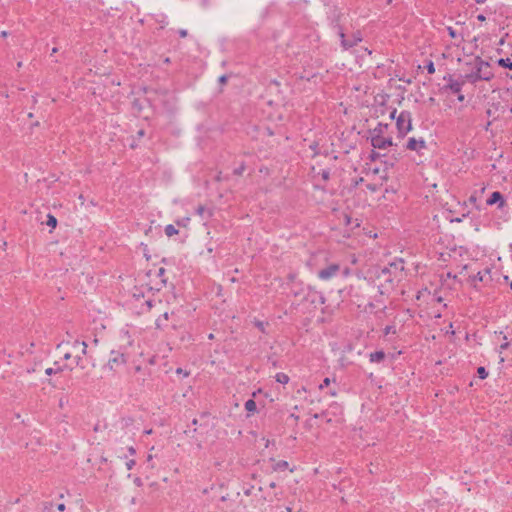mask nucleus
Instances as JSON below:
<instances>
[{
  "mask_svg": "<svg viewBox=\"0 0 512 512\" xmlns=\"http://www.w3.org/2000/svg\"><path fill=\"white\" fill-rule=\"evenodd\" d=\"M396 128L398 136L403 138L412 130V115L407 110H402L396 117Z\"/></svg>",
  "mask_w": 512,
  "mask_h": 512,
  "instance_id": "nucleus-3",
  "label": "nucleus"
},
{
  "mask_svg": "<svg viewBox=\"0 0 512 512\" xmlns=\"http://www.w3.org/2000/svg\"><path fill=\"white\" fill-rule=\"evenodd\" d=\"M165 272L166 270L161 267L158 269V271L156 272V276L160 279V282L159 284L156 285V287L154 288L156 291H160L162 287H164L167 283V279L165 278Z\"/></svg>",
  "mask_w": 512,
  "mask_h": 512,
  "instance_id": "nucleus-20",
  "label": "nucleus"
},
{
  "mask_svg": "<svg viewBox=\"0 0 512 512\" xmlns=\"http://www.w3.org/2000/svg\"><path fill=\"white\" fill-rule=\"evenodd\" d=\"M75 345H78V344H81L82 345V355H86L87 354V343L85 341H82V342H79V341H75L74 343Z\"/></svg>",
  "mask_w": 512,
  "mask_h": 512,
  "instance_id": "nucleus-45",
  "label": "nucleus"
},
{
  "mask_svg": "<svg viewBox=\"0 0 512 512\" xmlns=\"http://www.w3.org/2000/svg\"><path fill=\"white\" fill-rule=\"evenodd\" d=\"M253 489H254V486H252V485L250 487L244 489V491H243L244 495L250 496L252 494Z\"/></svg>",
  "mask_w": 512,
  "mask_h": 512,
  "instance_id": "nucleus-53",
  "label": "nucleus"
},
{
  "mask_svg": "<svg viewBox=\"0 0 512 512\" xmlns=\"http://www.w3.org/2000/svg\"><path fill=\"white\" fill-rule=\"evenodd\" d=\"M45 223H46L47 226H49L52 229H54V228H56L58 221H57V218L54 215L49 213V214H47V220H46Z\"/></svg>",
  "mask_w": 512,
  "mask_h": 512,
  "instance_id": "nucleus-27",
  "label": "nucleus"
},
{
  "mask_svg": "<svg viewBox=\"0 0 512 512\" xmlns=\"http://www.w3.org/2000/svg\"><path fill=\"white\" fill-rule=\"evenodd\" d=\"M178 233H179L178 229H176V228L174 227V225H172V224H168V225L165 227V234H166L168 237H172V236H174V235H176V234H178Z\"/></svg>",
  "mask_w": 512,
  "mask_h": 512,
  "instance_id": "nucleus-29",
  "label": "nucleus"
},
{
  "mask_svg": "<svg viewBox=\"0 0 512 512\" xmlns=\"http://www.w3.org/2000/svg\"><path fill=\"white\" fill-rule=\"evenodd\" d=\"M348 39H349V41H355V46L363 40L362 34L360 31L353 33L352 37L348 38Z\"/></svg>",
  "mask_w": 512,
  "mask_h": 512,
  "instance_id": "nucleus-34",
  "label": "nucleus"
},
{
  "mask_svg": "<svg viewBox=\"0 0 512 512\" xmlns=\"http://www.w3.org/2000/svg\"><path fill=\"white\" fill-rule=\"evenodd\" d=\"M309 148L310 150L313 152L312 154V157H316L318 155L321 154V150L319 148V143L317 141H313L310 145H309Z\"/></svg>",
  "mask_w": 512,
  "mask_h": 512,
  "instance_id": "nucleus-28",
  "label": "nucleus"
},
{
  "mask_svg": "<svg viewBox=\"0 0 512 512\" xmlns=\"http://www.w3.org/2000/svg\"><path fill=\"white\" fill-rule=\"evenodd\" d=\"M75 362L77 366L81 367L82 369L84 368V366L82 365V358L80 356L75 357Z\"/></svg>",
  "mask_w": 512,
  "mask_h": 512,
  "instance_id": "nucleus-54",
  "label": "nucleus"
},
{
  "mask_svg": "<svg viewBox=\"0 0 512 512\" xmlns=\"http://www.w3.org/2000/svg\"><path fill=\"white\" fill-rule=\"evenodd\" d=\"M161 17L162 19L157 21L161 24V28H164L168 24L167 17L165 15H162Z\"/></svg>",
  "mask_w": 512,
  "mask_h": 512,
  "instance_id": "nucleus-50",
  "label": "nucleus"
},
{
  "mask_svg": "<svg viewBox=\"0 0 512 512\" xmlns=\"http://www.w3.org/2000/svg\"><path fill=\"white\" fill-rule=\"evenodd\" d=\"M232 75H233L232 73H230V74H223V75H221V76L218 78V82H219V84H220V85H225V84L228 82L229 78H230Z\"/></svg>",
  "mask_w": 512,
  "mask_h": 512,
  "instance_id": "nucleus-37",
  "label": "nucleus"
},
{
  "mask_svg": "<svg viewBox=\"0 0 512 512\" xmlns=\"http://www.w3.org/2000/svg\"><path fill=\"white\" fill-rule=\"evenodd\" d=\"M477 376L479 379L484 380L488 377V371L484 366H479L477 368Z\"/></svg>",
  "mask_w": 512,
  "mask_h": 512,
  "instance_id": "nucleus-30",
  "label": "nucleus"
},
{
  "mask_svg": "<svg viewBox=\"0 0 512 512\" xmlns=\"http://www.w3.org/2000/svg\"><path fill=\"white\" fill-rule=\"evenodd\" d=\"M503 340H504V342L500 345V352H502L503 350H507L512 343L511 341L507 340V336L504 334H503Z\"/></svg>",
  "mask_w": 512,
  "mask_h": 512,
  "instance_id": "nucleus-36",
  "label": "nucleus"
},
{
  "mask_svg": "<svg viewBox=\"0 0 512 512\" xmlns=\"http://www.w3.org/2000/svg\"><path fill=\"white\" fill-rule=\"evenodd\" d=\"M396 112H397V110L395 108L391 111V113H390L391 119H396Z\"/></svg>",
  "mask_w": 512,
  "mask_h": 512,
  "instance_id": "nucleus-64",
  "label": "nucleus"
},
{
  "mask_svg": "<svg viewBox=\"0 0 512 512\" xmlns=\"http://www.w3.org/2000/svg\"><path fill=\"white\" fill-rule=\"evenodd\" d=\"M344 218H345V224L349 225L351 223V217L348 214H345Z\"/></svg>",
  "mask_w": 512,
  "mask_h": 512,
  "instance_id": "nucleus-62",
  "label": "nucleus"
},
{
  "mask_svg": "<svg viewBox=\"0 0 512 512\" xmlns=\"http://www.w3.org/2000/svg\"><path fill=\"white\" fill-rule=\"evenodd\" d=\"M407 150L415 151L419 155H421V151L427 148V144L423 138L416 139L414 137H410L405 145Z\"/></svg>",
  "mask_w": 512,
  "mask_h": 512,
  "instance_id": "nucleus-8",
  "label": "nucleus"
},
{
  "mask_svg": "<svg viewBox=\"0 0 512 512\" xmlns=\"http://www.w3.org/2000/svg\"><path fill=\"white\" fill-rule=\"evenodd\" d=\"M386 155H383V157H385ZM380 157H382V154H380L379 152H376L375 150H371V153L369 155V159L371 161H376L378 160Z\"/></svg>",
  "mask_w": 512,
  "mask_h": 512,
  "instance_id": "nucleus-38",
  "label": "nucleus"
},
{
  "mask_svg": "<svg viewBox=\"0 0 512 512\" xmlns=\"http://www.w3.org/2000/svg\"><path fill=\"white\" fill-rule=\"evenodd\" d=\"M145 305L147 307V310L149 311L153 307V301L151 299H148V300L145 301Z\"/></svg>",
  "mask_w": 512,
  "mask_h": 512,
  "instance_id": "nucleus-55",
  "label": "nucleus"
},
{
  "mask_svg": "<svg viewBox=\"0 0 512 512\" xmlns=\"http://www.w3.org/2000/svg\"><path fill=\"white\" fill-rule=\"evenodd\" d=\"M341 17L342 12L337 6H333L329 12L328 19L330 21V25L332 29H336L338 27H342L341 25Z\"/></svg>",
  "mask_w": 512,
  "mask_h": 512,
  "instance_id": "nucleus-12",
  "label": "nucleus"
},
{
  "mask_svg": "<svg viewBox=\"0 0 512 512\" xmlns=\"http://www.w3.org/2000/svg\"><path fill=\"white\" fill-rule=\"evenodd\" d=\"M268 362L271 363L273 367H277V361L273 359L272 356L268 357Z\"/></svg>",
  "mask_w": 512,
  "mask_h": 512,
  "instance_id": "nucleus-58",
  "label": "nucleus"
},
{
  "mask_svg": "<svg viewBox=\"0 0 512 512\" xmlns=\"http://www.w3.org/2000/svg\"><path fill=\"white\" fill-rule=\"evenodd\" d=\"M364 181L363 177H358L352 180V186L356 188L358 185H360Z\"/></svg>",
  "mask_w": 512,
  "mask_h": 512,
  "instance_id": "nucleus-47",
  "label": "nucleus"
},
{
  "mask_svg": "<svg viewBox=\"0 0 512 512\" xmlns=\"http://www.w3.org/2000/svg\"><path fill=\"white\" fill-rule=\"evenodd\" d=\"M136 462L134 459H130L126 462V467L128 470H131L135 466Z\"/></svg>",
  "mask_w": 512,
  "mask_h": 512,
  "instance_id": "nucleus-51",
  "label": "nucleus"
},
{
  "mask_svg": "<svg viewBox=\"0 0 512 512\" xmlns=\"http://www.w3.org/2000/svg\"><path fill=\"white\" fill-rule=\"evenodd\" d=\"M245 169H246L245 162H241V164L233 170V174L236 176H241L243 174V172L245 171Z\"/></svg>",
  "mask_w": 512,
  "mask_h": 512,
  "instance_id": "nucleus-33",
  "label": "nucleus"
},
{
  "mask_svg": "<svg viewBox=\"0 0 512 512\" xmlns=\"http://www.w3.org/2000/svg\"><path fill=\"white\" fill-rule=\"evenodd\" d=\"M133 296L136 298V299H140V298H143L144 297V294L142 292H137V290L133 293Z\"/></svg>",
  "mask_w": 512,
  "mask_h": 512,
  "instance_id": "nucleus-57",
  "label": "nucleus"
},
{
  "mask_svg": "<svg viewBox=\"0 0 512 512\" xmlns=\"http://www.w3.org/2000/svg\"><path fill=\"white\" fill-rule=\"evenodd\" d=\"M253 324L255 327H257L259 329V331H261L263 334H267V331H266V326L268 325L267 322H264V321H261V320H258V319H254L253 321Z\"/></svg>",
  "mask_w": 512,
  "mask_h": 512,
  "instance_id": "nucleus-26",
  "label": "nucleus"
},
{
  "mask_svg": "<svg viewBox=\"0 0 512 512\" xmlns=\"http://www.w3.org/2000/svg\"><path fill=\"white\" fill-rule=\"evenodd\" d=\"M493 13H494V11L492 9L486 8L484 13H481L477 16V20L480 22H484L487 19L486 14L491 15Z\"/></svg>",
  "mask_w": 512,
  "mask_h": 512,
  "instance_id": "nucleus-32",
  "label": "nucleus"
},
{
  "mask_svg": "<svg viewBox=\"0 0 512 512\" xmlns=\"http://www.w3.org/2000/svg\"><path fill=\"white\" fill-rule=\"evenodd\" d=\"M389 125L386 123H378V125L374 128L369 130L370 136H384L385 132L388 130Z\"/></svg>",
  "mask_w": 512,
  "mask_h": 512,
  "instance_id": "nucleus-16",
  "label": "nucleus"
},
{
  "mask_svg": "<svg viewBox=\"0 0 512 512\" xmlns=\"http://www.w3.org/2000/svg\"><path fill=\"white\" fill-rule=\"evenodd\" d=\"M404 264L405 261L403 258H395L387 266L377 272L376 278L379 281L378 291L381 295L393 290L396 284L401 280Z\"/></svg>",
  "mask_w": 512,
  "mask_h": 512,
  "instance_id": "nucleus-1",
  "label": "nucleus"
},
{
  "mask_svg": "<svg viewBox=\"0 0 512 512\" xmlns=\"http://www.w3.org/2000/svg\"><path fill=\"white\" fill-rule=\"evenodd\" d=\"M337 36L340 39V45L343 50H349L353 47H355V41H349V39L346 37L344 33L343 27H338L336 29H333Z\"/></svg>",
  "mask_w": 512,
  "mask_h": 512,
  "instance_id": "nucleus-13",
  "label": "nucleus"
},
{
  "mask_svg": "<svg viewBox=\"0 0 512 512\" xmlns=\"http://www.w3.org/2000/svg\"><path fill=\"white\" fill-rule=\"evenodd\" d=\"M245 409L249 414H253L257 410V404L253 399H248L245 402Z\"/></svg>",
  "mask_w": 512,
  "mask_h": 512,
  "instance_id": "nucleus-23",
  "label": "nucleus"
},
{
  "mask_svg": "<svg viewBox=\"0 0 512 512\" xmlns=\"http://www.w3.org/2000/svg\"><path fill=\"white\" fill-rule=\"evenodd\" d=\"M339 270H340V265L336 264V263H332V264L328 265L327 267L321 269L318 272V277L321 280H329L332 277L336 276L337 273L339 272Z\"/></svg>",
  "mask_w": 512,
  "mask_h": 512,
  "instance_id": "nucleus-9",
  "label": "nucleus"
},
{
  "mask_svg": "<svg viewBox=\"0 0 512 512\" xmlns=\"http://www.w3.org/2000/svg\"><path fill=\"white\" fill-rule=\"evenodd\" d=\"M57 509L58 511L63 512L66 509V506L64 503H60L57 505Z\"/></svg>",
  "mask_w": 512,
  "mask_h": 512,
  "instance_id": "nucleus-59",
  "label": "nucleus"
},
{
  "mask_svg": "<svg viewBox=\"0 0 512 512\" xmlns=\"http://www.w3.org/2000/svg\"><path fill=\"white\" fill-rule=\"evenodd\" d=\"M128 452H129L130 455H135L136 454V449L133 446H130L128 448Z\"/></svg>",
  "mask_w": 512,
  "mask_h": 512,
  "instance_id": "nucleus-61",
  "label": "nucleus"
},
{
  "mask_svg": "<svg viewBox=\"0 0 512 512\" xmlns=\"http://www.w3.org/2000/svg\"><path fill=\"white\" fill-rule=\"evenodd\" d=\"M343 414V407L337 402H332L327 410H323L321 413H316L313 418L318 419L320 417H326L328 415L341 416Z\"/></svg>",
  "mask_w": 512,
  "mask_h": 512,
  "instance_id": "nucleus-7",
  "label": "nucleus"
},
{
  "mask_svg": "<svg viewBox=\"0 0 512 512\" xmlns=\"http://www.w3.org/2000/svg\"><path fill=\"white\" fill-rule=\"evenodd\" d=\"M486 204L488 206L497 205L498 209H503V207L506 205V200L500 191H494L486 200Z\"/></svg>",
  "mask_w": 512,
  "mask_h": 512,
  "instance_id": "nucleus-11",
  "label": "nucleus"
},
{
  "mask_svg": "<svg viewBox=\"0 0 512 512\" xmlns=\"http://www.w3.org/2000/svg\"><path fill=\"white\" fill-rule=\"evenodd\" d=\"M275 380H276V382H278L280 384H287L289 382L290 378L286 373L278 372L275 375Z\"/></svg>",
  "mask_w": 512,
  "mask_h": 512,
  "instance_id": "nucleus-24",
  "label": "nucleus"
},
{
  "mask_svg": "<svg viewBox=\"0 0 512 512\" xmlns=\"http://www.w3.org/2000/svg\"><path fill=\"white\" fill-rule=\"evenodd\" d=\"M507 444L512 446V430H511L510 434L507 437Z\"/></svg>",
  "mask_w": 512,
  "mask_h": 512,
  "instance_id": "nucleus-60",
  "label": "nucleus"
},
{
  "mask_svg": "<svg viewBox=\"0 0 512 512\" xmlns=\"http://www.w3.org/2000/svg\"><path fill=\"white\" fill-rule=\"evenodd\" d=\"M55 367H49L45 370V374L47 376H51L56 373L62 372L65 368H67V365L61 366L58 362L54 363Z\"/></svg>",
  "mask_w": 512,
  "mask_h": 512,
  "instance_id": "nucleus-21",
  "label": "nucleus"
},
{
  "mask_svg": "<svg viewBox=\"0 0 512 512\" xmlns=\"http://www.w3.org/2000/svg\"><path fill=\"white\" fill-rule=\"evenodd\" d=\"M443 80L447 81L448 83H455V82H461V80H455L451 74H447L443 77Z\"/></svg>",
  "mask_w": 512,
  "mask_h": 512,
  "instance_id": "nucleus-44",
  "label": "nucleus"
},
{
  "mask_svg": "<svg viewBox=\"0 0 512 512\" xmlns=\"http://www.w3.org/2000/svg\"><path fill=\"white\" fill-rule=\"evenodd\" d=\"M469 202H470V203H472V204H474V205H475V208H476L477 210H480V209H481V208H480V206H478V205H477V197H476V195H471V196L469 197Z\"/></svg>",
  "mask_w": 512,
  "mask_h": 512,
  "instance_id": "nucleus-49",
  "label": "nucleus"
},
{
  "mask_svg": "<svg viewBox=\"0 0 512 512\" xmlns=\"http://www.w3.org/2000/svg\"><path fill=\"white\" fill-rule=\"evenodd\" d=\"M145 135V131L143 129H140L138 132H137V137L138 138H141Z\"/></svg>",
  "mask_w": 512,
  "mask_h": 512,
  "instance_id": "nucleus-63",
  "label": "nucleus"
},
{
  "mask_svg": "<svg viewBox=\"0 0 512 512\" xmlns=\"http://www.w3.org/2000/svg\"><path fill=\"white\" fill-rule=\"evenodd\" d=\"M487 274H490V268L488 267H486L482 271H478L475 275L470 276L469 281L471 285L476 287L477 282H482Z\"/></svg>",
  "mask_w": 512,
  "mask_h": 512,
  "instance_id": "nucleus-14",
  "label": "nucleus"
},
{
  "mask_svg": "<svg viewBox=\"0 0 512 512\" xmlns=\"http://www.w3.org/2000/svg\"><path fill=\"white\" fill-rule=\"evenodd\" d=\"M127 363V355L121 351L112 350L110 358L105 365L111 371H117Z\"/></svg>",
  "mask_w": 512,
  "mask_h": 512,
  "instance_id": "nucleus-4",
  "label": "nucleus"
},
{
  "mask_svg": "<svg viewBox=\"0 0 512 512\" xmlns=\"http://www.w3.org/2000/svg\"><path fill=\"white\" fill-rule=\"evenodd\" d=\"M177 33H178L179 37H181V38H185L188 35V32L186 29H179Z\"/></svg>",
  "mask_w": 512,
  "mask_h": 512,
  "instance_id": "nucleus-52",
  "label": "nucleus"
},
{
  "mask_svg": "<svg viewBox=\"0 0 512 512\" xmlns=\"http://www.w3.org/2000/svg\"><path fill=\"white\" fill-rule=\"evenodd\" d=\"M475 70L471 73L461 76L467 82L476 84L478 81H490L494 78V73L490 69V63L483 60L480 56H476L474 59Z\"/></svg>",
  "mask_w": 512,
  "mask_h": 512,
  "instance_id": "nucleus-2",
  "label": "nucleus"
},
{
  "mask_svg": "<svg viewBox=\"0 0 512 512\" xmlns=\"http://www.w3.org/2000/svg\"><path fill=\"white\" fill-rule=\"evenodd\" d=\"M319 175L324 181H328L330 178V170L329 169H323L319 172Z\"/></svg>",
  "mask_w": 512,
  "mask_h": 512,
  "instance_id": "nucleus-39",
  "label": "nucleus"
},
{
  "mask_svg": "<svg viewBox=\"0 0 512 512\" xmlns=\"http://www.w3.org/2000/svg\"><path fill=\"white\" fill-rule=\"evenodd\" d=\"M371 137V145L376 149H385L387 147L393 146V140L391 137L384 136H370Z\"/></svg>",
  "mask_w": 512,
  "mask_h": 512,
  "instance_id": "nucleus-10",
  "label": "nucleus"
},
{
  "mask_svg": "<svg viewBox=\"0 0 512 512\" xmlns=\"http://www.w3.org/2000/svg\"><path fill=\"white\" fill-rule=\"evenodd\" d=\"M175 372H176V374L182 375L183 377H187L190 374L188 371H186V370H184L183 368H180V367L177 368Z\"/></svg>",
  "mask_w": 512,
  "mask_h": 512,
  "instance_id": "nucleus-48",
  "label": "nucleus"
},
{
  "mask_svg": "<svg viewBox=\"0 0 512 512\" xmlns=\"http://www.w3.org/2000/svg\"><path fill=\"white\" fill-rule=\"evenodd\" d=\"M53 502H50V501H45L42 503V510L44 512H48L50 511L52 508H53Z\"/></svg>",
  "mask_w": 512,
  "mask_h": 512,
  "instance_id": "nucleus-40",
  "label": "nucleus"
},
{
  "mask_svg": "<svg viewBox=\"0 0 512 512\" xmlns=\"http://www.w3.org/2000/svg\"><path fill=\"white\" fill-rule=\"evenodd\" d=\"M467 82L464 78L461 79V82L448 83L444 85L442 88L444 91H450L453 94L457 95V100L459 102H463L465 100V96L461 93L462 87Z\"/></svg>",
  "mask_w": 512,
  "mask_h": 512,
  "instance_id": "nucleus-6",
  "label": "nucleus"
},
{
  "mask_svg": "<svg viewBox=\"0 0 512 512\" xmlns=\"http://www.w3.org/2000/svg\"><path fill=\"white\" fill-rule=\"evenodd\" d=\"M169 319V313L164 312L162 315H160L156 321H155V327L158 330H164L167 327L166 322Z\"/></svg>",
  "mask_w": 512,
  "mask_h": 512,
  "instance_id": "nucleus-18",
  "label": "nucleus"
},
{
  "mask_svg": "<svg viewBox=\"0 0 512 512\" xmlns=\"http://www.w3.org/2000/svg\"><path fill=\"white\" fill-rule=\"evenodd\" d=\"M303 301L310 303L311 305L314 306V308H316L317 305L324 304L326 299L321 292L315 290L310 286H307L303 295Z\"/></svg>",
  "mask_w": 512,
  "mask_h": 512,
  "instance_id": "nucleus-5",
  "label": "nucleus"
},
{
  "mask_svg": "<svg viewBox=\"0 0 512 512\" xmlns=\"http://www.w3.org/2000/svg\"><path fill=\"white\" fill-rule=\"evenodd\" d=\"M306 290V287H304L302 282L294 283L290 285V293L295 296H301L304 295V292Z\"/></svg>",
  "mask_w": 512,
  "mask_h": 512,
  "instance_id": "nucleus-15",
  "label": "nucleus"
},
{
  "mask_svg": "<svg viewBox=\"0 0 512 512\" xmlns=\"http://www.w3.org/2000/svg\"><path fill=\"white\" fill-rule=\"evenodd\" d=\"M134 483H135V485H137L138 487H141V486L143 485V482H142L141 478H139V477H136V478L134 479Z\"/></svg>",
  "mask_w": 512,
  "mask_h": 512,
  "instance_id": "nucleus-56",
  "label": "nucleus"
},
{
  "mask_svg": "<svg viewBox=\"0 0 512 512\" xmlns=\"http://www.w3.org/2000/svg\"><path fill=\"white\" fill-rule=\"evenodd\" d=\"M287 280H288V283H287L288 285L299 282V281H296V274H294V273H289L287 276Z\"/></svg>",
  "mask_w": 512,
  "mask_h": 512,
  "instance_id": "nucleus-42",
  "label": "nucleus"
},
{
  "mask_svg": "<svg viewBox=\"0 0 512 512\" xmlns=\"http://www.w3.org/2000/svg\"><path fill=\"white\" fill-rule=\"evenodd\" d=\"M196 214L199 215L202 219H209L213 216V210L206 208L204 205H199L196 208Z\"/></svg>",
  "mask_w": 512,
  "mask_h": 512,
  "instance_id": "nucleus-19",
  "label": "nucleus"
},
{
  "mask_svg": "<svg viewBox=\"0 0 512 512\" xmlns=\"http://www.w3.org/2000/svg\"><path fill=\"white\" fill-rule=\"evenodd\" d=\"M447 32H448V35L452 38V39H456L458 37V34H457V31L451 27V26H448L446 28Z\"/></svg>",
  "mask_w": 512,
  "mask_h": 512,
  "instance_id": "nucleus-41",
  "label": "nucleus"
},
{
  "mask_svg": "<svg viewBox=\"0 0 512 512\" xmlns=\"http://www.w3.org/2000/svg\"><path fill=\"white\" fill-rule=\"evenodd\" d=\"M331 383V379L329 377H325L322 381V383L319 385V389H324L325 387H328Z\"/></svg>",
  "mask_w": 512,
  "mask_h": 512,
  "instance_id": "nucleus-43",
  "label": "nucleus"
},
{
  "mask_svg": "<svg viewBox=\"0 0 512 512\" xmlns=\"http://www.w3.org/2000/svg\"><path fill=\"white\" fill-rule=\"evenodd\" d=\"M424 68L427 70L428 74H434L435 73V65L432 60H429L426 62Z\"/></svg>",
  "mask_w": 512,
  "mask_h": 512,
  "instance_id": "nucleus-35",
  "label": "nucleus"
},
{
  "mask_svg": "<svg viewBox=\"0 0 512 512\" xmlns=\"http://www.w3.org/2000/svg\"><path fill=\"white\" fill-rule=\"evenodd\" d=\"M496 63L500 67L512 70V61L509 58H499Z\"/></svg>",
  "mask_w": 512,
  "mask_h": 512,
  "instance_id": "nucleus-25",
  "label": "nucleus"
},
{
  "mask_svg": "<svg viewBox=\"0 0 512 512\" xmlns=\"http://www.w3.org/2000/svg\"><path fill=\"white\" fill-rule=\"evenodd\" d=\"M366 188L371 191V192H377L378 189H379V186L377 184H374V183H369L366 185Z\"/></svg>",
  "mask_w": 512,
  "mask_h": 512,
  "instance_id": "nucleus-46",
  "label": "nucleus"
},
{
  "mask_svg": "<svg viewBox=\"0 0 512 512\" xmlns=\"http://www.w3.org/2000/svg\"><path fill=\"white\" fill-rule=\"evenodd\" d=\"M289 463L285 460H279L275 462L272 466L274 471H284L288 468Z\"/></svg>",
  "mask_w": 512,
  "mask_h": 512,
  "instance_id": "nucleus-22",
  "label": "nucleus"
},
{
  "mask_svg": "<svg viewBox=\"0 0 512 512\" xmlns=\"http://www.w3.org/2000/svg\"><path fill=\"white\" fill-rule=\"evenodd\" d=\"M389 334H397V329H396V326L395 325H387L384 329H383V335L384 336H387Z\"/></svg>",
  "mask_w": 512,
  "mask_h": 512,
  "instance_id": "nucleus-31",
  "label": "nucleus"
},
{
  "mask_svg": "<svg viewBox=\"0 0 512 512\" xmlns=\"http://www.w3.org/2000/svg\"><path fill=\"white\" fill-rule=\"evenodd\" d=\"M386 358V354L383 350H377L375 352H371L369 354V361L371 363H380L384 361Z\"/></svg>",
  "mask_w": 512,
  "mask_h": 512,
  "instance_id": "nucleus-17",
  "label": "nucleus"
}]
</instances>
